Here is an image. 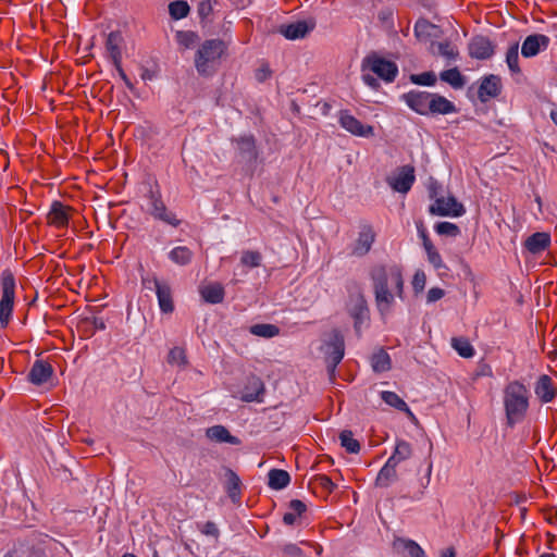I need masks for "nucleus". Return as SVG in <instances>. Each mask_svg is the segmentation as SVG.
Returning a JSON list of instances; mask_svg holds the SVG:
<instances>
[{
	"mask_svg": "<svg viewBox=\"0 0 557 557\" xmlns=\"http://www.w3.org/2000/svg\"><path fill=\"white\" fill-rule=\"evenodd\" d=\"M227 45L221 39L205 40L195 54V66L202 76L212 75L213 64L226 52Z\"/></svg>",
	"mask_w": 557,
	"mask_h": 557,
	"instance_id": "3",
	"label": "nucleus"
},
{
	"mask_svg": "<svg viewBox=\"0 0 557 557\" xmlns=\"http://www.w3.org/2000/svg\"><path fill=\"white\" fill-rule=\"evenodd\" d=\"M529 399V389L519 380L510 381L505 385L503 401L508 426H513L525 418Z\"/></svg>",
	"mask_w": 557,
	"mask_h": 557,
	"instance_id": "2",
	"label": "nucleus"
},
{
	"mask_svg": "<svg viewBox=\"0 0 557 557\" xmlns=\"http://www.w3.org/2000/svg\"><path fill=\"white\" fill-rule=\"evenodd\" d=\"M408 107L421 115L429 114L430 92L426 91H409L403 96Z\"/></svg>",
	"mask_w": 557,
	"mask_h": 557,
	"instance_id": "20",
	"label": "nucleus"
},
{
	"mask_svg": "<svg viewBox=\"0 0 557 557\" xmlns=\"http://www.w3.org/2000/svg\"><path fill=\"white\" fill-rule=\"evenodd\" d=\"M370 277L373 282L375 302L381 313H387L394 304V295L388 288V284L394 285L396 295L403 298L404 278L400 267L383 264L374 265L370 271Z\"/></svg>",
	"mask_w": 557,
	"mask_h": 557,
	"instance_id": "1",
	"label": "nucleus"
},
{
	"mask_svg": "<svg viewBox=\"0 0 557 557\" xmlns=\"http://www.w3.org/2000/svg\"><path fill=\"white\" fill-rule=\"evenodd\" d=\"M502 92L500 77L494 74L482 77L478 89V98L481 102H487L492 98H496Z\"/></svg>",
	"mask_w": 557,
	"mask_h": 557,
	"instance_id": "14",
	"label": "nucleus"
},
{
	"mask_svg": "<svg viewBox=\"0 0 557 557\" xmlns=\"http://www.w3.org/2000/svg\"><path fill=\"white\" fill-rule=\"evenodd\" d=\"M242 490H227V495L225 498H228L233 504L239 505L242 498Z\"/></svg>",
	"mask_w": 557,
	"mask_h": 557,
	"instance_id": "62",
	"label": "nucleus"
},
{
	"mask_svg": "<svg viewBox=\"0 0 557 557\" xmlns=\"http://www.w3.org/2000/svg\"><path fill=\"white\" fill-rule=\"evenodd\" d=\"M362 72L369 70L386 83H392L398 75V66L395 62L386 60L375 52L368 54L362 61Z\"/></svg>",
	"mask_w": 557,
	"mask_h": 557,
	"instance_id": "6",
	"label": "nucleus"
},
{
	"mask_svg": "<svg viewBox=\"0 0 557 557\" xmlns=\"http://www.w3.org/2000/svg\"><path fill=\"white\" fill-rule=\"evenodd\" d=\"M113 65H114L115 70L117 71L120 77L123 79V82L126 85V87L129 90H133L134 89V85L131 82V79L128 78V76L126 75V73L124 72V70L122 67V61L120 63H113Z\"/></svg>",
	"mask_w": 557,
	"mask_h": 557,
	"instance_id": "58",
	"label": "nucleus"
},
{
	"mask_svg": "<svg viewBox=\"0 0 557 557\" xmlns=\"http://www.w3.org/2000/svg\"><path fill=\"white\" fill-rule=\"evenodd\" d=\"M163 282L159 281L154 275L152 276H143L141 284L146 289H157L158 285H161Z\"/></svg>",
	"mask_w": 557,
	"mask_h": 557,
	"instance_id": "55",
	"label": "nucleus"
},
{
	"mask_svg": "<svg viewBox=\"0 0 557 557\" xmlns=\"http://www.w3.org/2000/svg\"><path fill=\"white\" fill-rule=\"evenodd\" d=\"M198 529H199V531L202 534H205L207 536H212L215 540H218L219 536H220V530L216 527V524L214 522H212V521H207V522L201 523V524L199 523L198 524Z\"/></svg>",
	"mask_w": 557,
	"mask_h": 557,
	"instance_id": "49",
	"label": "nucleus"
},
{
	"mask_svg": "<svg viewBox=\"0 0 557 557\" xmlns=\"http://www.w3.org/2000/svg\"><path fill=\"white\" fill-rule=\"evenodd\" d=\"M237 145V150L244 162L252 165L259 158V151L253 135H244L232 139Z\"/></svg>",
	"mask_w": 557,
	"mask_h": 557,
	"instance_id": "12",
	"label": "nucleus"
},
{
	"mask_svg": "<svg viewBox=\"0 0 557 557\" xmlns=\"http://www.w3.org/2000/svg\"><path fill=\"white\" fill-rule=\"evenodd\" d=\"M265 387L262 380L256 375H251L247 379L242 393V400L246 403L262 401Z\"/></svg>",
	"mask_w": 557,
	"mask_h": 557,
	"instance_id": "18",
	"label": "nucleus"
},
{
	"mask_svg": "<svg viewBox=\"0 0 557 557\" xmlns=\"http://www.w3.org/2000/svg\"><path fill=\"white\" fill-rule=\"evenodd\" d=\"M53 368L48 361L36 360L30 368L27 379L35 385H41L52 376Z\"/></svg>",
	"mask_w": 557,
	"mask_h": 557,
	"instance_id": "22",
	"label": "nucleus"
},
{
	"mask_svg": "<svg viewBox=\"0 0 557 557\" xmlns=\"http://www.w3.org/2000/svg\"><path fill=\"white\" fill-rule=\"evenodd\" d=\"M469 55L476 60H487L495 53V46L483 35L474 36L468 45Z\"/></svg>",
	"mask_w": 557,
	"mask_h": 557,
	"instance_id": "10",
	"label": "nucleus"
},
{
	"mask_svg": "<svg viewBox=\"0 0 557 557\" xmlns=\"http://www.w3.org/2000/svg\"><path fill=\"white\" fill-rule=\"evenodd\" d=\"M170 15L175 20L184 18L189 13V5L186 1L176 0L169 4Z\"/></svg>",
	"mask_w": 557,
	"mask_h": 557,
	"instance_id": "42",
	"label": "nucleus"
},
{
	"mask_svg": "<svg viewBox=\"0 0 557 557\" xmlns=\"http://www.w3.org/2000/svg\"><path fill=\"white\" fill-rule=\"evenodd\" d=\"M250 333L264 338H272L280 334L278 326L269 323L253 324L249 329Z\"/></svg>",
	"mask_w": 557,
	"mask_h": 557,
	"instance_id": "36",
	"label": "nucleus"
},
{
	"mask_svg": "<svg viewBox=\"0 0 557 557\" xmlns=\"http://www.w3.org/2000/svg\"><path fill=\"white\" fill-rule=\"evenodd\" d=\"M326 370L331 380L335 379L336 368L345 356V338L338 329H333L321 346Z\"/></svg>",
	"mask_w": 557,
	"mask_h": 557,
	"instance_id": "4",
	"label": "nucleus"
},
{
	"mask_svg": "<svg viewBox=\"0 0 557 557\" xmlns=\"http://www.w3.org/2000/svg\"><path fill=\"white\" fill-rule=\"evenodd\" d=\"M429 262L436 269L440 270L445 268L442 257L434 245H429V247L424 248Z\"/></svg>",
	"mask_w": 557,
	"mask_h": 557,
	"instance_id": "47",
	"label": "nucleus"
},
{
	"mask_svg": "<svg viewBox=\"0 0 557 557\" xmlns=\"http://www.w3.org/2000/svg\"><path fill=\"white\" fill-rule=\"evenodd\" d=\"M434 230L438 235L457 237L460 235V228L457 224L451 222H437L434 225Z\"/></svg>",
	"mask_w": 557,
	"mask_h": 557,
	"instance_id": "43",
	"label": "nucleus"
},
{
	"mask_svg": "<svg viewBox=\"0 0 557 557\" xmlns=\"http://www.w3.org/2000/svg\"><path fill=\"white\" fill-rule=\"evenodd\" d=\"M440 78L449 84L454 89H461L466 84L465 76L460 73L458 67L445 70L440 74Z\"/></svg>",
	"mask_w": 557,
	"mask_h": 557,
	"instance_id": "31",
	"label": "nucleus"
},
{
	"mask_svg": "<svg viewBox=\"0 0 557 557\" xmlns=\"http://www.w3.org/2000/svg\"><path fill=\"white\" fill-rule=\"evenodd\" d=\"M395 553L403 557H426L421 546L409 539L396 536L392 543Z\"/></svg>",
	"mask_w": 557,
	"mask_h": 557,
	"instance_id": "17",
	"label": "nucleus"
},
{
	"mask_svg": "<svg viewBox=\"0 0 557 557\" xmlns=\"http://www.w3.org/2000/svg\"><path fill=\"white\" fill-rule=\"evenodd\" d=\"M362 81L364 82L366 85H368L374 90H377L380 88L379 81L372 74L363 73Z\"/></svg>",
	"mask_w": 557,
	"mask_h": 557,
	"instance_id": "61",
	"label": "nucleus"
},
{
	"mask_svg": "<svg viewBox=\"0 0 557 557\" xmlns=\"http://www.w3.org/2000/svg\"><path fill=\"white\" fill-rule=\"evenodd\" d=\"M168 362L171 364H183L187 363L185 349L182 347H174L169 351Z\"/></svg>",
	"mask_w": 557,
	"mask_h": 557,
	"instance_id": "46",
	"label": "nucleus"
},
{
	"mask_svg": "<svg viewBox=\"0 0 557 557\" xmlns=\"http://www.w3.org/2000/svg\"><path fill=\"white\" fill-rule=\"evenodd\" d=\"M396 466L397 463L388 458L377 474L376 484H388L396 476Z\"/></svg>",
	"mask_w": 557,
	"mask_h": 557,
	"instance_id": "40",
	"label": "nucleus"
},
{
	"mask_svg": "<svg viewBox=\"0 0 557 557\" xmlns=\"http://www.w3.org/2000/svg\"><path fill=\"white\" fill-rule=\"evenodd\" d=\"M339 441L342 447L349 454H358L360 451V443L354 438V434L350 430H344L339 434Z\"/></svg>",
	"mask_w": 557,
	"mask_h": 557,
	"instance_id": "38",
	"label": "nucleus"
},
{
	"mask_svg": "<svg viewBox=\"0 0 557 557\" xmlns=\"http://www.w3.org/2000/svg\"><path fill=\"white\" fill-rule=\"evenodd\" d=\"M147 198L149 200L148 213L153 219L162 221L173 227H177L181 224V220L176 218V214L168 210L158 187L156 189L150 188Z\"/></svg>",
	"mask_w": 557,
	"mask_h": 557,
	"instance_id": "7",
	"label": "nucleus"
},
{
	"mask_svg": "<svg viewBox=\"0 0 557 557\" xmlns=\"http://www.w3.org/2000/svg\"><path fill=\"white\" fill-rule=\"evenodd\" d=\"M534 392L542 403L547 404L556 398L557 386L554 384L553 379L549 375L542 374L535 383Z\"/></svg>",
	"mask_w": 557,
	"mask_h": 557,
	"instance_id": "19",
	"label": "nucleus"
},
{
	"mask_svg": "<svg viewBox=\"0 0 557 557\" xmlns=\"http://www.w3.org/2000/svg\"><path fill=\"white\" fill-rule=\"evenodd\" d=\"M72 211V207L55 200L47 214V223L57 228H65L69 225Z\"/></svg>",
	"mask_w": 557,
	"mask_h": 557,
	"instance_id": "13",
	"label": "nucleus"
},
{
	"mask_svg": "<svg viewBox=\"0 0 557 557\" xmlns=\"http://www.w3.org/2000/svg\"><path fill=\"white\" fill-rule=\"evenodd\" d=\"M436 46L438 53L447 60H456L459 55L457 47L448 40L437 42Z\"/></svg>",
	"mask_w": 557,
	"mask_h": 557,
	"instance_id": "44",
	"label": "nucleus"
},
{
	"mask_svg": "<svg viewBox=\"0 0 557 557\" xmlns=\"http://www.w3.org/2000/svg\"><path fill=\"white\" fill-rule=\"evenodd\" d=\"M269 487H286L290 482V475L286 470L272 469L268 473Z\"/></svg>",
	"mask_w": 557,
	"mask_h": 557,
	"instance_id": "33",
	"label": "nucleus"
},
{
	"mask_svg": "<svg viewBox=\"0 0 557 557\" xmlns=\"http://www.w3.org/2000/svg\"><path fill=\"white\" fill-rule=\"evenodd\" d=\"M199 292L206 302L215 305L224 300L225 290L221 283L215 282L201 286Z\"/></svg>",
	"mask_w": 557,
	"mask_h": 557,
	"instance_id": "25",
	"label": "nucleus"
},
{
	"mask_svg": "<svg viewBox=\"0 0 557 557\" xmlns=\"http://www.w3.org/2000/svg\"><path fill=\"white\" fill-rule=\"evenodd\" d=\"M212 10L210 0H203L198 5V14L201 18L208 17L212 13Z\"/></svg>",
	"mask_w": 557,
	"mask_h": 557,
	"instance_id": "56",
	"label": "nucleus"
},
{
	"mask_svg": "<svg viewBox=\"0 0 557 557\" xmlns=\"http://www.w3.org/2000/svg\"><path fill=\"white\" fill-rule=\"evenodd\" d=\"M426 282V277L424 272L418 271L416 272L413 280H412V287L416 293L422 292L424 289Z\"/></svg>",
	"mask_w": 557,
	"mask_h": 557,
	"instance_id": "53",
	"label": "nucleus"
},
{
	"mask_svg": "<svg viewBox=\"0 0 557 557\" xmlns=\"http://www.w3.org/2000/svg\"><path fill=\"white\" fill-rule=\"evenodd\" d=\"M371 366L374 372L382 373L391 370L392 360L389 355L381 348L376 352H374L371 357Z\"/></svg>",
	"mask_w": 557,
	"mask_h": 557,
	"instance_id": "30",
	"label": "nucleus"
},
{
	"mask_svg": "<svg viewBox=\"0 0 557 557\" xmlns=\"http://www.w3.org/2000/svg\"><path fill=\"white\" fill-rule=\"evenodd\" d=\"M550 42L549 37L543 34L529 35L522 42L521 54L524 58H532L537 55L541 51L548 48Z\"/></svg>",
	"mask_w": 557,
	"mask_h": 557,
	"instance_id": "15",
	"label": "nucleus"
},
{
	"mask_svg": "<svg viewBox=\"0 0 557 557\" xmlns=\"http://www.w3.org/2000/svg\"><path fill=\"white\" fill-rule=\"evenodd\" d=\"M170 259L180 265H186L191 261L193 251L186 246H177L169 253Z\"/></svg>",
	"mask_w": 557,
	"mask_h": 557,
	"instance_id": "35",
	"label": "nucleus"
},
{
	"mask_svg": "<svg viewBox=\"0 0 557 557\" xmlns=\"http://www.w3.org/2000/svg\"><path fill=\"white\" fill-rule=\"evenodd\" d=\"M550 246V235L545 232H536L524 242L525 249L533 253H541Z\"/></svg>",
	"mask_w": 557,
	"mask_h": 557,
	"instance_id": "24",
	"label": "nucleus"
},
{
	"mask_svg": "<svg viewBox=\"0 0 557 557\" xmlns=\"http://www.w3.org/2000/svg\"><path fill=\"white\" fill-rule=\"evenodd\" d=\"M506 63L512 74H520L521 69L519 65V42H512L506 52Z\"/></svg>",
	"mask_w": 557,
	"mask_h": 557,
	"instance_id": "34",
	"label": "nucleus"
},
{
	"mask_svg": "<svg viewBox=\"0 0 557 557\" xmlns=\"http://www.w3.org/2000/svg\"><path fill=\"white\" fill-rule=\"evenodd\" d=\"M457 111L455 104L438 94L430 92L429 114H449Z\"/></svg>",
	"mask_w": 557,
	"mask_h": 557,
	"instance_id": "23",
	"label": "nucleus"
},
{
	"mask_svg": "<svg viewBox=\"0 0 557 557\" xmlns=\"http://www.w3.org/2000/svg\"><path fill=\"white\" fill-rule=\"evenodd\" d=\"M411 82L417 85L433 86L436 83V76L433 72H424L411 75Z\"/></svg>",
	"mask_w": 557,
	"mask_h": 557,
	"instance_id": "48",
	"label": "nucleus"
},
{
	"mask_svg": "<svg viewBox=\"0 0 557 557\" xmlns=\"http://www.w3.org/2000/svg\"><path fill=\"white\" fill-rule=\"evenodd\" d=\"M306 504L299 499H293L289 503V509L296 513L297 517L301 516L306 511Z\"/></svg>",
	"mask_w": 557,
	"mask_h": 557,
	"instance_id": "57",
	"label": "nucleus"
},
{
	"mask_svg": "<svg viewBox=\"0 0 557 557\" xmlns=\"http://www.w3.org/2000/svg\"><path fill=\"white\" fill-rule=\"evenodd\" d=\"M206 435L209 440L216 443H228L232 445L239 444V440L236 436H233L223 425H213L207 429Z\"/></svg>",
	"mask_w": 557,
	"mask_h": 557,
	"instance_id": "27",
	"label": "nucleus"
},
{
	"mask_svg": "<svg viewBox=\"0 0 557 557\" xmlns=\"http://www.w3.org/2000/svg\"><path fill=\"white\" fill-rule=\"evenodd\" d=\"M297 516L292 510L284 513L283 522L287 525H293L296 522Z\"/></svg>",
	"mask_w": 557,
	"mask_h": 557,
	"instance_id": "64",
	"label": "nucleus"
},
{
	"mask_svg": "<svg viewBox=\"0 0 557 557\" xmlns=\"http://www.w3.org/2000/svg\"><path fill=\"white\" fill-rule=\"evenodd\" d=\"M416 181L414 168L412 165H404L399 168L398 173L387 178L388 185L398 193L407 194Z\"/></svg>",
	"mask_w": 557,
	"mask_h": 557,
	"instance_id": "11",
	"label": "nucleus"
},
{
	"mask_svg": "<svg viewBox=\"0 0 557 557\" xmlns=\"http://www.w3.org/2000/svg\"><path fill=\"white\" fill-rule=\"evenodd\" d=\"M444 295H445L444 289H442L440 287H432L428 292V301L429 302L437 301V300L442 299L444 297Z\"/></svg>",
	"mask_w": 557,
	"mask_h": 557,
	"instance_id": "59",
	"label": "nucleus"
},
{
	"mask_svg": "<svg viewBox=\"0 0 557 557\" xmlns=\"http://www.w3.org/2000/svg\"><path fill=\"white\" fill-rule=\"evenodd\" d=\"M240 263L247 268H259L262 263V255L257 250H244Z\"/></svg>",
	"mask_w": 557,
	"mask_h": 557,
	"instance_id": "41",
	"label": "nucleus"
},
{
	"mask_svg": "<svg viewBox=\"0 0 557 557\" xmlns=\"http://www.w3.org/2000/svg\"><path fill=\"white\" fill-rule=\"evenodd\" d=\"M382 400L389 405L391 407H394L395 409L406 412V414L411 419L416 420V416L410 410L406 401L400 398L395 392L384 391L381 393Z\"/></svg>",
	"mask_w": 557,
	"mask_h": 557,
	"instance_id": "29",
	"label": "nucleus"
},
{
	"mask_svg": "<svg viewBox=\"0 0 557 557\" xmlns=\"http://www.w3.org/2000/svg\"><path fill=\"white\" fill-rule=\"evenodd\" d=\"M375 236L376 234L371 225H362L354 245L352 253L358 257L366 256L370 251L375 240Z\"/></svg>",
	"mask_w": 557,
	"mask_h": 557,
	"instance_id": "16",
	"label": "nucleus"
},
{
	"mask_svg": "<svg viewBox=\"0 0 557 557\" xmlns=\"http://www.w3.org/2000/svg\"><path fill=\"white\" fill-rule=\"evenodd\" d=\"M418 232H419V235L422 239V245H423V248H426L429 247V245H433L432 240L430 239L428 233H426V230L423 225V222H420L418 225Z\"/></svg>",
	"mask_w": 557,
	"mask_h": 557,
	"instance_id": "60",
	"label": "nucleus"
},
{
	"mask_svg": "<svg viewBox=\"0 0 557 557\" xmlns=\"http://www.w3.org/2000/svg\"><path fill=\"white\" fill-rule=\"evenodd\" d=\"M272 75V71L269 67V64H262L256 72V78L258 82L262 83L270 78Z\"/></svg>",
	"mask_w": 557,
	"mask_h": 557,
	"instance_id": "54",
	"label": "nucleus"
},
{
	"mask_svg": "<svg viewBox=\"0 0 557 557\" xmlns=\"http://www.w3.org/2000/svg\"><path fill=\"white\" fill-rule=\"evenodd\" d=\"M429 212L432 215L457 218L463 215L466 209L463 205L456 199V197L449 196L447 198L437 197L434 203L429 207Z\"/></svg>",
	"mask_w": 557,
	"mask_h": 557,
	"instance_id": "8",
	"label": "nucleus"
},
{
	"mask_svg": "<svg viewBox=\"0 0 557 557\" xmlns=\"http://www.w3.org/2000/svg\"><path fill=\"white\" fill-rule=\"evenodd\" d=\"M224 479L226 487H239L240 485L239 476L231 469H225Z\"/></svg>",
	"mask_w": 557,
	"mask_h": 557,
	"instance_id": "52",
	"label": "nucleus"
},
{
	"mask_svg": "<svg viewBox=\"0 0 557 557\" xmlns=\"http://www.w3.org/2000/svg\"><path fill=\"white\" fill-rule=\"evenodd\" d=\"M0 285L2 296L0 299V325L5 329L11 319L14 309L16 283L14 274L7 269L1 273Z\"/></svg>",
	"mask_w": 557,
	"mask_h": 557,
	"instance_id": "5",
	"label": "nucleus"
},
{
	"mask_svg": "<svg viewBox=\"0 0 557 557\" xmlns=\"http://www.w3.org/2000/svg\"><path fill=\"white\" fill-rule=\"evenodd\" d=\"M123 41L120 32H111L106 40V49L112 60V63H120L122 61L121 44Z\"/></svg>",
	"mask_w": 557,
	"mask_h": 557,
	"instance_id": "28",
	"label": "nucleus"
},
{
	"mask_svg": "<svg viewBox=\"0 0 557 557\" xmlns=\"http://www.w3.org/2000/svg\"><path fill=\"white\" fill-rule=\"evenodd\" d=\"M156 294L160 310L163 313H172L174 311V302L171 286L166 282H163L161 285L157 286Z\"/></svg>",
	"mask_w": 557,
	"mask_h": 557,
	"instance_id": "26",
	"label": "nucleus"
},
{
	"mask_svg": "<svg viewBox=\"0 0 557 557\" xmlns=\"http://www.w3.org/2000/svg\"><path fill=\"white\" fill-rule=\"evenodd\" d=\"M140 76L144 81H152L157 76V71L145 67L143 69Z\"/></svg>",
	"mask_w": 557,
	"mask_h": 557,
	"instance_id": "63",
	"label": "nucleus"
},
{
	"mask_svg": "<svg viewBox=\"0 0 557 557\" xmlns=\"http://www.w3.org/2000/svg\"><path fill=\"white\" fill-rule=\"evenodd\" d=\"M314 28V23L308 24L306 21H297L290 24H282L278 27V33L286 39L295 40L304 38Z\"/></svg>",
	"mask_w": 557,
	"mask_h": 557,
	"instance_id": "21",
	"label": "nucleus"
},
{
	"mask_svg": "<svg viewBox=\"0 0 557 557\" xmlns=\"http://www.w3.org/2000/svg\"><path fill=\"white\" fill-rule=\"evenodd\" d=\"M434 25L432 23H430L429 21L426 20H418L416 22V25H414V36L418 38V39H426L428 37H430V29L433 28Z\"/></svg>",
	"mask_w": 557,
	"mask_h": 557,
	"instance_id": "45",
	"label": "nucleus"
},
{
	"mask_svg": "<svg viewBox=\"0 0 557 557\" xmlns=\"http://www.w3.org/2000/svg\"><path fill=\"white\" fill-rule=\"evenodd\" d=\"M339 125L350 134L359 137H372L374 128L371 125L362 124L358 119L349 113L348 110H342L338 116Z\"/></svg>",
	"mask_w": 557,
	"mask_h": 557,
	"instance_id": "9",
	"label": "nucleus"
},
{
	"mask_svg": "<svg viewBox=\"0 0 557 557\" xmlns=\"http://www.w3.org/2000/svg\"><path fill=\"white\" fill-rule=\"evenodd\" d=\"M351 317L355 320V329L359 332L360 324L368 317V307L363 297H360L358 302L351 310Z\"/></svg>",
	"mask_w": 557,
	"mask_h": 557,
	"instance_id": "39",
	"label": "nucleus"
},
{
	"mask_svg": "<svg viewBox=\"0 0 557 557\" xmlns=\"http://www.w3.org/2000/svg\"><path fill=\"white\" fill-rule=\"evenodd\" d=\"M335 487V484L332 482L331 478L324 474L315 475L310 482L309 487Z\"/></svg>",
	"mask_w": 557,
	"mask_h": 557,
	"instance_id": "50",
	"label": "nucleus"
},
{
	"mask_svg": "<svg viewBox=\"0 0 557 557\" xmlns=\"http://www.w3.org/2000/svg\"><path fill=\"white\" fill-rule=\"evenodd\" d=\"M450 345L462 358H472L475 354V350L470 341L465 336L453 337Z\"/></svg>",
	"mask_w": 557,
	"mask_h": 557,
	"instance_id": "32",
	"label": "nucleus"
},
{
	"mask_svg": "<svg viewBox=\"0 0 557 557\" xmlns=\"http://www.w3.org/2000/svg\"><path fill=\"white\" fill-rule=\"evenodd\" d=\"M492 377L493 376V370L492 367L485 362L484 360H481L474 371V377Z\"/></svg>",
	"mask_w": 557,
	"mask_h": 557,
	"instance_id": "51",
	"label": "nucleus"
},
{
	"mask_svg": "<svg viewBox=\"0 0 557 557\" xmlns=\"http://www.w3.org/2000/svg\"><path fill=\"white\" fill-rule=\"evenodd\" d=\"M411 454L412 449L410 444L404 440H399L397 441L395 450L389 459L398 465L399 462L409 459Z\"/></svg>",
	"mask_w": 557,
	"mask_h": 557,
	"instance_id": "37",
	"label": "nucleus"
}]
</instances>
